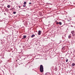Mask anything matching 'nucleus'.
I'll use <instances>...</instances> for the list:
<instances>
[{
  "label": "nucleus",
  "instance_id": "1",
  "mask_svg": "<svg viewBox=\"0 0 75 75\" xmlns=\"http://www.w3.org/2000/svg\"><path fill=\"white\" fill-rule=\"evenodd\" d=\"M44 71V69L43 68V66L42 65H40V72H42Z\"/></svg>",
  "mask_w": 75,
  "mask_h": 75
},
{
  "label": "nucleus",
  "instance_id": "2",
  "mask_svg": "<svg viewBox=\"0 0 75 75\" xmlns=\"http://www.w3.org/2000/svg\"><path fill=\"white\" fill-rule=\"evenodd\" d=\"M71 33L73 36L74 37V36H75V32L74 31H72L71 32Z\"/></svg>",
  "mask_w": 75,
  "mask_h": 75
},
{
  "label": "nucleus",
  "instance_id": "3",
  "mask_svg": "<svg viewBox=\"0 0 75 75\" xmlns=\"http://www.w3.org/2000/svg\"><path fill=\"white\" fill-rule=\"evenodd\" d=\"M6 28H8L9 30H10V29H11V26L9 25L8 26H6Z\"/></svg>",
  "mask_w": 75,
  "mask_h": 75
},
{
  "label": "nucleus",
  "instance_id": "4",
  "mask_svg": "<svg viewBox=\"0 0 75 75\" xmlns=\"http://www.w3.org/2000/svg\"><path fill=\"white\" fill-rule=\"evenodd\" d=\"M41 31L39 30L38 33V35H41Z\"/></svg>",
  "mask_w": 75,
  "mask_h": 75
},
{
  "label": "nucleus",
  "instance_id": "5",
  "mask_svg": "<svg viewBox=\"0 0 75 75\" xmlns=\"http://www.w3.org/2000/svg\"><path fill=\"white\" fill-rule=\"evenodd\" d=\"M75 66V64L74 63H72L71 64V67H74Z\"/></svg>",
  "mask_w": 75,
  "mask_h": 75
},
{
  "label": "nucleus",
  "instance_id": "6",
  "mask_svg": "<svg viewBox=\"0 0 75 75\" xmlns=\"http://www.w3.org/2000/svg\"><path fill=\"white\" fill-rule=\"evenodd\" d=\"M59 25H62V23L61 22H59Z\"/></svg>",
  "mask_w": 75,
  "mask_h": 75
},
{
  "label": "nucleus",
  "instance_id": "7",
  "mask_svg": "<svg viewBox=\"0 0 75 75\" xmlns=\"http://www.w3.org/2000/svg\"><path fill=\"white\" fill-rule=\"evenodd\" d=\"M34 36H35V35L33 34V35H32V36H31V37L32 38H33V37H34Z\"/></svg>",
  "mask_w": 75,
  "mask_h": 75
},
{
  "label": "nucleus",
  "instance_id": "8",
  "mask_svg": "<svg viewBox=\"0 0 75 75\" xmlns=\"http://www.w3.org/2000/svg\"><path fill=\"white\" fill-rule=\"evenodd\" d=\"M46 75H50V74L48 73H47L45 74Z\"/></svg>",
  "mask_w": 75,
  "mask_h": 75
},
{
  "label": "nucleus",
  "instance_id": "9",
  "mask_svg": "<svg viewBox=\"0 0 75 75\" xmlns=\"http://www.w3.org/2000/svg\"><path fill=\"white\" fill-rule=\"evenodd\" d=\"M5 11H6L7 12V11H8V9H7V8H6V9H5Z\"/></svg>",
  "mask_w": 75,
  "mask_h": 75
},
{
  "label": "nucleus",
  "instance_id": "10",
  "mask_svg": "<svg viewBox=\"0 0 75 75\" xmlns=\"http://www.w3.org/2000/svg\"><path fill=\"white\" fill-rule=\"evenodd\" d=\"M54 70H55V71H57V68L56 67L55 68Z\"/></svg>",
  "mask_w": 75,
  "mask_h": 75
},
{
  "label": "nucleus",
  "instance_id": "11",
  "mask_svg": "<svg viewBox=\"0 0 75 75\" xmlns=\"http://www.w3.org/2000/svg\"><path fill=\"white\" fill-rule=\"evenodd\" d=\"M23 37L24 38H26V35L23 36Z\"/></svg>",
  "mask_w": 75,
  "mask_h": 75
},
{
  "label": "nucleus",
  "instance_id": "12",
  "mask_svg": "<svg viewBox=\"0 0 75 75\" xmlns=\"http://www.w3.org/2000/svg\"><path fill=\"white\" fill-rule=\"evenodd\" d=\"M71 38V35H69L68 36L69 38Z\"/></svg>",
  "mask_w": 75,
  "mask_h": 75
},
{
  "label": "nucleus",
  "instance_id": "13",
  "mask_svg": "<svg viewBox=\"0 0 75 75\" xmlns=\"http://www.w3.org/2000/svg\"><path fill=\"white\" fill-rule=\"evenodd\" d=\"M8 8H10V5H8L7 6Z\"/></svg>",
  "mask_w": 75,
  "mask_h": 75
},
{
  "label": "nucleus",
  "instance_id": "14",
  "mask_svg": "<svg viewBox=\"0 0 75 75\" xmlns=\"http://www.w3.org/2000/svg\"><path fill=\"white\" fill-rule=\"evenodd\" d=\"M26 5L24 4V5H23V7H25L26 6Z\"/></svg>",
  "mask_w": 75,
  "mask_h": 75
},
{
  "label": "nucleus",
  "instance_id": "15",
  "mask_svg": "<svg viewBox=\"0 0 75 75\" xmlns=\"http://www.w3.org/2000/svg\"><path fill=\"white\" fill-rule=\"evenodd\" d=\"M62 50H65V48H64V47H63L62 48Z\"/></svg>",
  "mask_w": 75,
  "mask_h": 75
},
{
  "label": "nucleus",
  "instance_id": "16",
  "mask_svg": "<svg viewBox=\"0 0 75 75\" xmlns=\"http://www.w3.org/2000/svg\"><path fill=\"white\" fill-rule=\"evenodd\" d=\"M16 13V11H14L13 12V14H15Z\"/></svg>",
  "mask_w": 75,
  "mask_h": 75
},
{
  "label": "nucleus",
  "instance_id": "17",
  "mask_svg": "<svg viewBox=\"0 0 75 75\" xmlns=\"http://www.w3.org/2000/svg\"><path fill=\"white\" fill-rule=\"evenodd\" d=\"M56 24H57V25L59 24V22H56Z\"/></svg>",
  "mask_w": 75,
  "mask_h": 75
},
{
  "label": "nucleus",
  "instance_id": "18",
  "mask_svg": "<svg viewBox=\"0 0 75 75\" xmlns=\"http://www.w3.org/2000/svg\"><path fill=\"white\" fill-rule=\"evenodd\" d=\"M68 59H67L66 60V62H68Z\"/></svg>",
  "mask_w": 75,
  "mask_h": 75
},
{
  "label": "nucleus",
  "instance_id": "19",
  "mask_svg": "<svg viewBox=\"0 0 75 75\" xmlns=\"http://www.w3.org/2000/svg\"><path fill=\"white\" fill-rule=\"evenodd\" d=\"M26 1H25L24 3V4H26Z\"/></svg>",
  "mask_w": 75,
  "mask_h": 75
},
{
  "label": "nucleus",
  "instance_id": "20",
  "mask_svg": "<svg viewBox=\"0 0 75 75\" xmlns=\"http://www.w3.org/2000/svg\"><path fill=\"white\" fill-rule=\"evenodd\" d=\"M29 4H31V2H30L29 3Z\"/></svg>",
  "mask_w": 75,
  "mask_h": 75
},
{
  "label": "nucleus",
  "instance_id": "21",
  "mask_svg": "<svg viewBox=\"0 0 75 75\" xmlns=\"http://www.w3.org/2000/svg\"><path fill=\"white\" fill-rule=\"evenodd\" d=\"M0 62H3V61H2V60H1Z\"/></svg>",
  "mask_w": 75,
  "mask_h": 75
},
{
  "label": "nucleus",
  "instance_id": "22",
  "mask_svg": "<svg viewBox=\"0 0 75 75\" xmlns=\"http://www.w3.org/2000/svg\"><path fill=\"white\" fill-rule=\"evenodd\" d=\"M4 14L5 15V16H6V13H4Z\"/></svg>",
  "mask_w": 75,
  "mask_h": 75
},
{
  "label": "nucleus",
  "instance_id": "23",
  "mask_svg": "<svg viewBox=\"0 0 75 75\" xmlns=\"http://www.w3.org/2000/svg\"><path fill=\"white\" fill-rule=\"evenodd\" d=\"M67 21H68L69 22V21H70V20H67Z\"/></svg>",
  "mask_w": 75,
  "mask_h": 75
},
{
  "label": "nucleus",
  "instance_id": "24",
  "mask_svg": "<svg viewBox=\"0 0 75 75\" xmlns=\"http://www.w3.org/2000/svg\"><path fill=\"white\" fill-rule=\"evenodd\" d=\"M19 8H21V6H19Z\"/></svg>",
  "mask_w": 75,
  "mask_h": 75
},
{
  "label": "nucleus",
  "instance_id": "25",
  "mask_svg": "<svg viewBox=\"0 0 75 75\" xmlns=\"http://www.w3.org/2000/svg\"><path fill=\"white\" fill-rule=\"evenodd\" d=\"M25 58H24V59H25Z\"/></svg>",
  "mask_w": 75,
  "mask_h": 75
},
{
  "label": "nucleus",
  "instance_id": "26",
  "mask_svg": "<svg viewBox=\"0 0 75 75\" xmlns=\"http://www.w3.org/2000/svg\"><path fill=\"white\" fill-rule=\"evenodd\" d=\"M62 27H63V25L62 26H61Z\"/></svg>",
  "mask_w": 75,
  "mask_h": 75
},
{
  "label": "nucleus",
  "instance_id": "27",
  "mask_svg": "<svg viewBox=\"0 0 75 75\" xmlns=\"http://www.w3.org/2000/svg\"><path fill=\"white\" fill-rule=\"evenodd\" d=\"M3 71V72H4V71Z\"/></svg>",
  "mask_w": 75,
  "mask_h": 75
},
{
  "label": "nucleus",
  "instance_id": "28",
  "mask_svg": "<svg viewBox=\"0 0 75 75\" xmlns=\"http://www.w3.org/2000/svg\"><path fill=\"white\" fill-rule=\"evenodd\" d=\"M19 47H20V46H19Z\"/></svg>",
  "mask_w": 75,
  "mask_h": 75
},
{
  "label": "nucleus",
  "instance_id": "29",
  "mask_svg": "<svg viewBox=\"0 0 75 75\" xmlns=\"http://www.w3.org/2000/svg\"><path fill=\"white\" fill-rule=\"evenodd\" d=\"M36 59H38V58H36Z\"/></svg>",
  "mask_w": 75,
  "mask_h": 75
},
{
  "label": "nucleus",
  "instance_id": "30",
  "mask_svg": "<svg viewBox=\"0 0 75 75\" xmlns=\"http://www.w3.org/2000/svg\"><path fill=\"white\" fill-rule=\"evenodd\" d=\"M64 36H65V35H64Z\"/></svg>",
  "mask_w": 75,
  "mask_h": 75
},
{
  "label": "nucleus",
  "instance_id": "31",
  "mask_svg": "<svg viewBox=\"0 0 75 75\" xmlns=\"http://www.w3.org/2000/svg\"><path fill=\"white\" fill-rule=\"evenodd\" d=\"M56 21H56L55 22H56Z\"/></svg>",
  "mask_w": 75,
  "mask_h": 75
},
{
  "label": "nucleus",
  "instance_id": "32",
  "mask_svg": "<svg viewBox=\"0 0 75 75\" xmlns=\"http://www.w3.org/2000/svg\"><path fill=\"white\" fill-rule=\"evenodd\" d=\"M61 42V41H60V42Z\"/></svg>",
  "mask_w": 75,
  "mask_h": 75
},
{
  "label": "nucleus",
  "instance_id": "33",
  "mask_svg": "<svg viewBox=\"0 0 75 75\" xmlns=\"http://www.w3.org/2000/svg\"><path fill=\"white\" fill-rule=\"evenodd\" d=\"M22 39H23V38Z\"/></svg>",
  "mask_w": 75,
  "mask_h": 75
}]
</instances>
